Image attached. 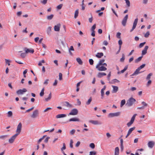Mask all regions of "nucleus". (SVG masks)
I'll list each match as a JSON object with an SVG mask.
<instances>
[{
    "mask_svg": "<svg viewBox=\"0 0 155 155\" xmlns=\"http://www.w3.org/2000/svg\"><path fill=\"white\" fill-rule=\"evenodd\" d=\"M105 66L103 65H97L96 68L99 71H105L107 70V68Z\"/></svg>",
    "mask_w": 155,
    "mask_h": 155,
    "instance_id": "obj_3",
    "label": "nucleus"
},
{
    "mask_svg": "<svg viewBox=\"0 0 155 155\" xmlns=\"http://www.w3.org/2000/svg\"><path fill=\"white\" fill-rule=\"evenodd\" d=\"M58 42L60 45L61 44L63 45H64V41L61 39H60L58 41Z\"/></svg>",
    "mask_w": 155,
    "mask_h": 155,
    "instance_id": "obj_47",
    "label": "nucleus"
},
{
    "mask_svg": "<svg viewBox=\"0 0 155 155\" xmlns=\"http://www.w3.org/2000/svg\"><path fill=\"white\" fill-rule=\"evenodd\" d=\"M96 152L95 151H90L89 152V155H96Z\"/></svg>",
    "mask_w": 155,
    "mask_h": 155,
    "instance_id": "obj_45",
    "label": "nucleus"
},
{
    "mask_svg": "<svg viewBox=\"0 0 155 155\" xmlns=\"http://www.w3.org/2000/svg\"><path fill=\"white\" fill-rule=\"evenodd\" d=\"M91 17L90 18H89V22L90 23H92V21H93V17H92V14H91Z\"/></svg>",
    "mask_w": 155,
    "mask_h": 155,
    "instance_id": "obj_57",
    "label": "nucleus"
},
{
    "mask_svg": "<svg viewBox=\"0 0 155 155\" xmlns=\"http://www.w3.org/2000/svg\"><path fill=\"white\" fill-rule=\"evenodd\" d=\"M145 43H146L145 42L140 43L139 45V47L140 48H141L142 47H143L144 46V45L145 44Z\"/></svg>",
    "mask_w": 155,
    "mask_h": 155,
    "instance_id": "obj_53",
    "label": "nucleus"
},
{
    "mask_svg": "<svg viewBox=\"0 0 155 155\" xmlns=\"http://www.w3.org/2000/svg\"><path fill=\"white\" fill-rule=\"evenodd\" d=\"M26 52L25 53H21V57L22 58H24L26 55Z\"/></svg>",
    "mask_w": 155,
    "mask_h": 155,
    "instance_id": "obj_58",
    "label": "nucleus"
},
{
    "mask_svg": "<svg viewBox=\"0 0 155 155\" xmlns=\"http://www.w3.org/2000/svg\"><path fill=\"white\" fill-rule=\"evenodd\" d=\"M149 47L148 46H145L144 49L142 51V55H145L147 53V51Z\"/></svg>",
    "mask_w": 155,
    "mask_h": 155,
    "instance_id": "obj_17",
    "label": "nucleus"
},
{
    "mask_svg": "<svg viewBox=\"0 0 155 155\" xmlns=\"http://www.w3.org/2000/svg\"><path fill=\"white\" fill-rule=\"evenodd\" d=\"M154 143L153 141H150L148 143V147L150 148H152L154 146Z\"/></svg>",
    "mask_w": 155,
    "mask_h": 155,
    "instance_id": "obj_25",
    "label": "nucleus"
},
{
    "mask_svg": "<svg viewBox=\"0 0 155 155\" xmlns=\"http://www.w3.org/2000/svg\"><path fill=\"white\" fill-rule=\"evenodd\" d=\"M12 115V113L11 111H9L8 112V117H11Z\"/></svg>",
    "mask_w": 155,
    "mask_h": 155,
    "instance_id": "obj_48",
    "label": "nucleus"
},
{
    "mask_svg": "<svg viewBox=\"0 0 155 155\" xmlns=\"http://www.w3.org/2000/svg\"><path fill=\"white\" fill-rule=\"evenodd\" d=\"M73 141L72 140H70V146L71 148L73 147Z\"/></svg>",
    "mask_w": 155,
    "mask_h": 155,
    "instance_id": "obj_55",
    "label": "nucleus"
},
{
    "mask_svg": "<svg viewBox=\"0 0 155 155\" xmlns=\"http://www.w3.org/2000/svg\"><path fill=\"white\" fill-rule=\"evenodd\" d=\"M113 88L112 92L114 93H116L118 90V87L116 86H112Z\"/></svg>",
    "mask_w": 155,
    "mask_h": 155,
    "instance_id": "obj_19",
    "label": "nucleus"
},
{
    "mask_svg": "<svg viewBox=\"0 0 155 155\" xmlns=\"http://www.w3.org/2000/svg\"><path fill=\"white\" fill-rule=\"evenodd\" d=\"M96 24H94L92 27L91 29V31L94 30L96 28Z\"/></svg>",
    "mask_w": 155,
    "mask_h": 155,
    "instance_id": "obj_43",
    "label": "nucleus"
},
{
    "mask_svg": "<svg viewBox=\"0 0 155 155\" xmlns=\"http://www.w3.org/2000/svg\"><path fill=\"white\" fill-rule=\"evenodd\" d=\"M137 115V114H134L131 118L130 121L127 124V125L128 127H130L133 123Z\"/></svg>",
    "mask_w": 155,
    "mask_h": 155,
    "instance_id": "obj_5",
    "label": "nucleus"
},
{
    "mask_svg": "<svg viewBox=\"0 0 155 155\" xmlns=\"http://www.w3.org/2000/svg\"><path fill=\"white\" fill-rule=\"evenodd\" d=\"M46 136V135H44L43 136V137L41 138H40L38 141V144Z\"/></svg>",
    "mask_w": 155,
    "mask_h": 155,
    "instance_id": "obj_41",
    "label": "nucleus"
},
{
    "mask_svg": "<svg viewBox=\"0 0 155 155\" xmlns=\"http://www.w3.org/2000/svg\"><path fill=\"white\" fill-rule=\"evenodd\" d=\"M8 137V135H2L0 136V139H4Z\"/></svg>",
    "mask_w": 155,
    "mask_h": 155,
    "instance_id": "obj_56",
    "label": "nucleus"
},
{
    "mask_svg": "<svg viewBox=\"0 0 155 155\" xmlns=\"http://www.w3.org/2000/svg\"><path fill=\"white\" fill-rule=\"evenodd\" d=\"M126 101L125 99H124L122 100L121 101V103H120V107H122L125 104Z\"/></svg>",
    "mask_w": 155,
    "mask_h": 155,
    "instance_id": "obj_34",
    "label": "nucleus"
},
{
    "mask_svg": "<svg viewBox=\"0 0 155 155\" xmlns=\"http://www.w3.org/2000/svg\"><path fill=\"white\" fill-rule=\"evenodd\" d=\"M62 6L63 5L62 4H60L57 6V8L58 9H61Z\"/></svg>",
    "mask_w": 155,
    "mask_h": 155,
    "instance_id": "obj_61",
    "label": "nucleus"
},
{
    "mask_svg": "<svg viewBox=\"0 0 155 155\" xmlns=\"http://www.w3.org/2000/svg\"><path fill=\"white\" fill-rule=\"evenodd\" d=\"M119 148L118 147H117L115 148L114 155H119Z\"/></svg>",
    "mask_w": 155,
    "mask_h": 155,
    "instance_id": "obj_26",
    "label": "nucleus"
},
{
    "mask_svg": "<svg viewBox=\"0 0 155 155\" xmlns=\"http://www.w3.org/2000/svg\"><path fill=\"white\" fill-rule=\"evenodd\" d=\"M121 33L120 32H117L116 35V37L118 38H120V35Z\"/></svg>",
    "mask_w": 155,
    "mask_h": 155,
    "instance_id": "obj_54",
    "label": "nucleus"
},
{
    "mask_svg": "<svg viewBox=\"0 0 155 155\" xmlns=\"http://www.w3.org/2000/svg\"><path fill=\"white\" fill-rule=\"evenodd\" d=\"M150 34L149 31H147L146 34L144 35V36L146 38H147L149 37V35H150Z\"/></svg>",
    "mask_w": 155,
    "mask_h": 155,
    "instance_id": "obj_42",
    "label": "nucleus"
},
{
    "mask_svg": "<svg viewBox=\"0 0 155 155\" xmlns=\"http://www.w3.org/2000/svg\"><path fill=\"white\" fill-rule=\"evenodd\" d=\"M71 51H74V49L73 47L72 46H71L69 49V51L70 54L71 55H73V54H72V53L71 52Z\"/></svg>",
    "mask_w": 155,
    "mask_h": 155,
    "instance_id": "obj_32",
    "label": "nucleus"
},
{
    "mask_svg": "<svg viewBox=\"0 0 155 155\" xmlns=\"http://www.w3.org/2000/svg\"><path fill=\"white\" fill-rule=\"evenodd\" d=\"M51 98V93H50V94L49 95V96L48 98H47L45 99V100L46 101H48L49 100H50Z\"/></svg>",
    "mask_w": 155,
    "mask_h": 155,
    "instance_id": "obj_36",
    "label": "nucleus"
},
{
    "mask_svg": "<svg viewBox=\"0 0 155 155\" xmlns=\"http://www.w3.org/2000/svg\"><path fill=\"white\" fill-rule=\"evenodd\" d=\"M34 107H32L31 108H30L27 110L25 112V113H27L30 112V111L34 109Z\"/></svg>",
    "mask_w": 155,
    "mask_h": 155,
    "instance_id": "obj_60",
    "label": "nucleus"
},
{
    "mask_svg": "<svg viewBox=\"0 0 155 155\" xmlns=\"http://www.w3.org/2000/svg\"><path fill=\"white\" fill-rule=\"evenodd\" d=\"M101 98L103 99L104 95V91L101 90Z\"/></svg>",
    "mask_w": 155,
    "mask_h": 155,
    "instance_id": "obj_49",
    "label": "nucleus"
},
{
    "mask_svg": "<svg viewBox=\"0 0 155 155\" xmlns=\"http://www.w3.org/2000/svg\"><path fill=\"white\" fill-rule=\"evenodd\" d=\"M92 98L90 97L88 100L86 102V104L87 105H89L91 103V102L92 101Z\"/></svg>",
    "mask_w": 155,
    "mask_h": 155,
    "instance_id": "obj_46",
    "label": "nucleus"
},
{
    "mask_svg": "<svg viewBox=\"0 0 155 155\" xmlns=\"http://www.w3.org/2000/svg\"><path fill=\"white\" fill-rule=\"evenodd\" d=\"M142 57V56H141L138 58L137 59L135 60V62L136 63H137L140 61L141 60Z\"/></svg>",
    "mask_w": 155,
    "mask_h": 155,
    "instance_id": "obj_35",
    "label": "nucleus"
},
{
    "mask_svg": "<svg viewBox=\"0 0 155 155\" xmlns=\"http://www.w3.org/2000/svg\"><path fill=\"white\" fill-rule=\"evenodd\" d=\"M24 50L25 51L26 53H33L34 52V50L33 49H29L27 48H25Z\"/></svg>",
    "mask_w": 155,
    "mask_h": 155,
    "instance_id": "obj_18",
    "label": "nucleus"
},
{
    "mask_svg": "<svg viewBox=\"0 0 155 155\" xmlns=\"http://www.w3.org/2000/svg\"><path fill=\"white\" fill-rule=\"evenodd\" d=\"M153 74L152 73H149L147 76L146 77V79L147 80H149L151 78V76H152Z\"/></svg>",
    "mask_w": 155,
    "mask_h": 155,
    "instance_id": "obj_39",
    "label": "nucleus"
},
{
    "mask_svg": "<svg viewBox=\"0 0 155 155\" xmlns=\"http://www.w3.org/2000/svg\"><path fill=\"white\" fill-rule=\"evenodd\" d=\"M66 116V115L64 114H58L56 116V118H57L64 117Z\"/></svg>",
    "mask_w": 155,
    "mask_h": 155,
    "instance_id": "obj_22",
    "label": "nucleus"
},
{
    "mask_svg": "<svg viewBox=\"0 0 155 155\" xmlns=\"http://www.w3.org/2000/svg\"><path fill=\"white\" fill-rule=\"evenodd\" d=\"M89 63L91 65H93L94 64V61L92 59H90L89 60Z\"/></svg>",
    "mask_w": 155,
    "mask_h": 155,
    "instance_id": "obj_59",
    "label": "nucleus"
},
{
    "mask_svg": "<svg viewBox=\"0 0 155 155\" xmlns=\"http://www.w3.org/2000/svg\"><path fill=\"white\" fill-rule=\"evenodd\" d=\"M89 146L92 149H94L95 147L94 144L93 143H90Z\"/></svg>",
    "mask_w": 155,
    "mask_h": 155,
    "instance_id": "obj_52",
    "label": "nucleus"
},
{
    "mask_svg": "<svg viewBox=\"0 0 155 155\" xmlns=\"http://www.w3.org/2000/svg\"><path fill=\"white\" fill-rule=\"evenodd\" d=\"M76 61L79 64L82 65V64L83 62L80 58H76Z\"/></svg>",
    "mask_w": 155,
    "mask_h": 155,
    "instance_id": "obj_28",
    "label": "nucleus"
},
{
    "mask_svg": "<svg viewBox=\"0 0 155 155\" xmlns=\"http://www.w3.org/2000/svg\"><path fill=\"white\" fill-rule=\"evenodd\" d=\"M105 61V60L104 59H101L99 61L97 65H103L105 67L107 66V64L106 63H103V62Z\"/></svg>",
    "mask_w": 155,
    "mask_h": 155,
    "instance_id": "obj_16",
    "label": "nucleus"
},
{
    "mask_svg": "<svg viewBox=\"0 0 155 155\" xmlns=\"http://www.w3.org/2000/svg\"><path fill=\"white\" fill-rule=\"evenodd\" d=\"M59 80L61 81L62 79V74L61 73H60L59 74Z\"/></svg>",
    "mask_w": 155,
    "mask_h": 155,
    "instance_id": "obj_51",
    "label": "nucleus"
},
{
    "mask_svg": "<svg viewBox=\"0 0 155 155\" xmlns=\"http://www.w3.org/2000/svg\"><path fill=\"white\" fill-rule=\"evenodd\" d=\"M128 67V65H126L123 70H121L120 71H118L117 72V74H120V73H124L127 70Z\"/></svg>",
    "mask_w": 155,
    "mask_h": 155,
    "instance_id": "obj_20",
    "label": "nucleus"
},
{
    "mask_svg": "<svg viewBox=\"0 0 155 155\" xmlns=\"http://www.w3.org/2000/svg\"><path fill=\"white\" fill-rule=\"evenodd\" d=\"M119 82V81L118 80L115 79L112 80L111 82H109L110 83L113 84L115 83H118Z\"/></svg>",
    "mask_w": 155,
    "mask_h": 155,
    "instance_id": "obj_29",
    "label": "nucleus"
},
{
    "mask_svg": "<svg viewBox=\"0 0 155 155\" xmlns=\"http://www.w3.org/2000/svg\"><path fill=\"white\" fill-rule=\"evenodd\" d=\"M27 91V90L25 88L22 89H19L16 91V94L18 95H22L24 93Z\"/></svg>",
    "mask_w": 155,
    "mask_h": 155,
    "instance_id": "obj_8",
    "label": "nucleus"
},
{
    "mask_svg": "<svg viewBox=\"0 0 155 155\" xmlns=\"http://www.w3.org/2000/svg\"><path fill=\"white\" fill-rule=\"evenodd\" d=\"M78 9H77L75 11L74 13V18H76L78 16Z\"/></svg>",
    "mask_w": 155,
    "mask_h": 155,
    "instance_id": "obj_33",
    "label": "nucleus"
},
{
    "mask_svg": "<svg viewBox=\"0 0 155 155\" xmlns=\"http://www.w3.org/2000/svg\"><path fill=\"white\" fill-rule=\"evenodd\" d=\"M106 75V74L105 73L99 72L97 76L99 78H101L103 76H105Z\"/></svg>",
    "mask_w": 155,
    "mask_h": 155,
    "instance_id": "obj_21",
    "label": "nucleus"
},
{
    "mask_svg": "<svg viewBox=\"0 0 155 155\" xmlns=\"http://www.w3.org/2000/svg\"><path fill=\"white\" fill-rule=\"evenodd\" d=\"M137 115V114H134L131 118L130 121L127 124V125L128 127H130L133 123Z\"/></svg>",
    "mask_w": 155,
    "mask_h": 155,
    "instance_id": "obj_6",
    "label": "nucleus"
},
{
    "mask_svg": "<svg viewBox=\"0 0 155 155\" xmlns=\"http://www.w3.org/2000/svg\"><path fill=\"white\" fill-rule=\"evenodd\" d=\"M49 81V80L48 79H46L45 81L44 82V84L46 85H47L48 84V81Z\"/></svg>",
    "mask_w": 155,
    "mask_h": 155,
    "instance_id": "obj_63",
    "label": "nucleus"
},
{
    "mask_svg": "<svg viewBox=\"0 0 155 155\" xmlns=\"http://www.w3.org/2000/svg\"><path fill=\"white\" fill-rule=\"evenodd\" d=\"M138 19L137 18H136L133 23V26L132 28V29L130 30V32H132L136 28V25L137 24V21H138Z\"/></svg>",
    "mask_w": 155,
    "mask_h": 155,
    "instance_id": "obj_13",
    "label": "nucleus"
},
{
    "mask_svg": "<svg viewBox=\"0 0 155 155\" xmlns=\"http://www.w3.org/2000/svg\"><path fill=\"white\" fill-rule=\"evenodd\" d=\"M17 136V134H15L12 136L9 139L8 142L9 143H12L14 142L15 139Z\"/></svg>",
    "mask_w": 155,
    "mask_h": 155,
    "instance_id": "obj_12",
    "label": "nucleus"
},
{
    "mask_svg": "<svg viewBox=\"0 0 155 155\" xmlns=\"http://www.w3.org/2000/svg\"><path fill=\"white\" fill-rule=\"evenodd\" d=\"M22 129V124L20 122V123L17 126V129L16 130V134H17L18 136L21 133Z\"/></svg>",
    "mask_w": 155,
    "mask_h": 155,
    "instance_id": "obj_4",
    "label": "nucleus"
},
{
    "mask_svg": "<svg viewBox=\"0 0 155 155\" xmlns=\"http://www.w3.org/2000/svg\"><path fill=\"white\" fill-rule=\"evenodd\" d=\"M104 55V54L102 52L101 53H97L96 54V57L97 58H101Z\"/></svg>",
    "mask_w": 155,
    "mask_h": 155,
    "instance_id": "obj_24",
    "label": "nucleus"
},
{
    "mask_svg": "<svg viewBox=\"0 0 155 155\" xmlns=\"http://www.w3.org/2000/svg\"><path fill=\"white\" fill-rule=\"evenodd\" d=\"M65 103L66 104V106L67 107H71V105L68 102L66 101L65 102Z\"/></svg>",
    "mask_w": 155,
    "mask_h": 155,
    "instance_id": "obj_62",
    "label": "nucleus"
},
{
    "mask_svg": "<svg viewBox=\"0 0 155 155\" xmlns=\"http://www.w3.org/2000/svg\"><path fill=\"white\" fill-rule=\"evenodd\" d=\"M51 28L52 27H49L47 29V33L49 35L51 33Z\"/></svg>",
    "mask_w": 155,
    "mask_h": 155,
    "instance_id": "obj_31",
    "label": "nucleus"
},
{
    "mask_svg": "<svg viewBox=\"0 0 155 155\" xmlns=\"http://www.w3.org/2000/svg\"><path fill=\"white\" fill-rule=\"evenodd\" d=\"M151 81L150 80H149L147 84V86H149L151 84Z\"/></svg>",
    "mask_w": 155,
    "mask_h": 155,
    "instance_id": "obj_64",
    "label": "nucleus"
},
{
    "mask_svg": "<svg viewBox=\"0 0 155 155\" xmlns=\"http://www.w3.org/2000/svg\"><path fill=\"white\" fill-rule=\"evenodd\" d=\"M135 129V127L130 128L129 130L127 133H128L129 134H130L131 132H132V131H133Z\"/></svg>",
    "mask_w": 155,
    "mask_h": 155,
    "instance_id": "obj_30",
    "label": "nucleus"
},
{
    "mask_svg": "<svg viewBox=\"0 0 155 155\" xmlns=\"http://www.w3.org/2000/svg\"><path fill=\"white\" fill-rule=\"evenodd\" d=\"M118 44L119 45V47H120V48H121V45L122 44V40H120L118 41Z\"/></svg>",
    "mask_w": 155,
    "mask_h": 155,
    "instance_id": "obj_50",
    "label": "nucleus"
},
{
    "mask_svg": "<svg viewBox=\"0 0 155 155\" xmlns=\"http://www.w3.org/2000/svg\"><path fill=\"white\" fill-rule=\"evenodd\" d=\"M89 122L94 125H100L102 124L101 122L97 120H90Z\"/></svg>",
    "mask_w": 155,
    "mask_h": 155,
    "instance_id": "obj_14",
    "label": "nucleus"
},
{
    "mask_svg": "<svg viewBox=\"0 0 155 155\" xmlns=\"http://www.w3.org/2000/svg\"><path fill=\"white\" fill-rule=\"evenodd\" d=\"M126 3L127 7H129L130 6V3L129 0H125Z\"/></svg>",
    "mask_w": 155,
    "mask_h": 155,
    "instance_id": "obj_44",
    "label": "nucleus"
},
{
    "mask_svg": "<svg viewBox=\"0 0 155 155\" xmlns=\"http://www.w3.org/2000/svg\"><path fill=\"white\" fill-rule=\"evenodd\" d=\"M128 18V15H126L123 18L121 23L124 26H125Z\"/></svg>",
    "mask_w": 155,
    "mask_h": 155,
    "instance_id": "obj_9",
    "label": "nucleus"
},
{
    "mask_svg": "<svg viewBox=\"0 0 155 155\" xmlns=\"http://www.w3.org/2000/svg\"><path fill=\"white\" fill-rule=\"evenodd\" d=\"M135 101L136 100L133 98L131 97L127 101L126 104L127 106L130 107L132 106Z\"/></svg>",
    "mask_w": 155,
    "mask_h": 155,
    "instance_id": "obj_2",
    "label": "nucleus"
},
{
    "mask_svg": "<svg viewBox=\"0 0 155 155\" xmlns=\"http://www.w3.org/2000/svg\"><path fill=\"white\" fill-rule=\"evenodd\" d=\"M80 120L79 119L75 117V118H73L70 119L69 120V121L71 122V121H79Z\"/></svg>",
    "mask_w": 155,
    "mask_h": 155,
    "instance_id": "obj_23",
    "label": "nucleus"
},
{
    "mask_svg": "<svg viewBox=\"0 0 155 155\" xmlns=\"http://www.w3.org/2000/svg\"><path fill=\"white\" fill-rule=\"evenodd\" d=\"M125 58V55L124 54H122V57L120 59V61L121 62H124Z\"/></svg>",
    "mask_w": 155,
    "mask_h": 155,
    "instance_id": "obj_37",
    "label": "nucleus"
},
{
    "mask_svg": "<svg viewBox=\"0 0 155 155\" xmlns=\"http://www.w3.org/2000/svg\"><path fill=\"white\" fill-rule=\"evenodd\" d=\"M38 114V110H35L33 112L31 116V117L33 118H35Z\"/></svg>",
    "mask_w": 155,
    "mask_h": 155,
    "instance_id": "obj_11",
    "label": "nucleus"
},
{
    "mask_svg": "<svg viewBox=\"0 0 155 155\" xmlns=\"http://www.w3.org/2000/svg\"><path fill=\"white\" fill-rule=\"evenodd\" d=\"M120 148L121 151H123L124 149V146L123 145V140L122 139H121L120 140Z\"/></svg>",
    "mask_w": 155,
    "mask_h": 155,
    "instance_id": "obj_27",
    "label": "nucleus"
},
{
    "mask_svg": "<svg viewBox=\"0 0 155 155\" xmlns=\"http://www.w3.org/2000/svg\"><path fill=\"white\" fill-rule=\"evenodd\" d=\"M120 112H118L115 113H110L108 114V117H117L120 115Z\"/></svg>",
    "mask_w": 155,
    "mask_h": 155,
    "instance_id": "obj_7",
    "label": "nucleus"
},
{
    "mask_svg": "<svg viewBox=\"0 0 155 155\" xmlns=\"http://www.w3.org/2000/svg\"><path fill=\"white\" fill-rule=\"evenodd\" d=\"M61 26V25L60 23L58 24L57 25H55L54 27V30L56 31H59Z\"/></svg>",
    "mask_w": 155,
    "mask_h": 155,
    "instance_id": "obj_15",
    "label": "nucleus"
},
{
    "mask_svg": "<svg viewBox=\"0 0 155 155\" xmlns=\"http://www.w3.org/2000/svg\"><path fill=\"white\" fill-rule=\"evenodd\" d=\"M145 66V64H143L139 67L132 74L131 76H134L135 75H137L143 72H140V71L142 68H143Z\"/></svg>",
    "mask_w": 155,
    "mask_h": 155,
    "instance_id": "obj_1",
    "label": "nucleus"
},
{
    "mask_svg": "<svg viewBox=\"0 0 155 155\" xmlns=\"http://www.w3.org/2000/svg\"><path fill=\"white\" fill-rule=\"evenodd\" d=\"M54 17V15L51 14L47 16V19L48 20H51Z\"/></svg>",
    "mask_w": 155,
    "mask_h": 155,
    "instance_id": "obj_38",
    "label": "nucleus"
},
{
    "mask_svg": "<svg viewBox=\"0 0 155 155\" xmlns=\"http://www.w3.org/2000/svg\"><path fill=\"white\" fill-rule=\"evenodd\" d=\"M44 88H43L41 90V92L40 93V95L41 97L43 96L44 94Z\"/></svg>",
    "mask_w": 155,
    "mask_h": 155,
    "instance_id": "obj_40",
    "label": "nucleus"
},
{
    "mask_svg": "<svg viewBox=\"0 0 155 155\" xmlns=\"http://www.w3.org/2000/svg\"><path fill=\"white\" fill-rule=\"evenodd\" d=\"M78 113V110L76 109H72L71 112L69 113V115H75Z\"/></svg>",
    "mask_w": 155,
    "mask_h": 155,
    "instance_id": "obj_10",
    "label": "nucleus"
}]
</instances>
